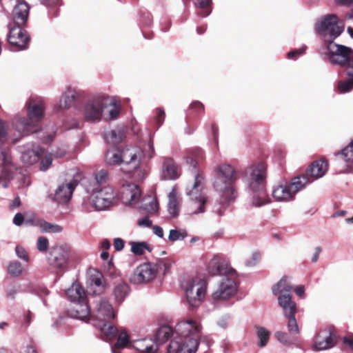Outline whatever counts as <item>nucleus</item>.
<instances>
[{"instance_id":"1","label":"nucleus","mask_w":353,"mask_h":353,"mask_svg":"<svg viewBox=\"0 0 353 353\" xmlns=\"http://www.w3.org/2000/svg\"><path fill=\"white\" fill-rule=\"evenodd\" d=\"M318 32L323 35L328 34L332 39L328 44L330 52V59L332 63L345 67L347 75H351L353 72V50L350 48L337 45L332 41L339 37L343 31V24H339L336 14H328L316 27Z\"/></svg>"},{"instance_id":"2","label":"nucleus","mask_w":353,"mask_h":353,"mask_svg":"<svg viewBox=\"0 0 353 353\" xmlns=\"http://www.w3.org/2000/svg\"><path fill=\"white\" fill-rule=\"evenodd\" d=\"M185 158L186 163L192 168L194 174V183L188 191L190 199L189 212L191 214L203 213L209 202L208 196L203 192L205 178L203 172L198 169L199 165L204 161L203 152L199 148H191L186 152Z\"/></svg>"},{"instance_id":"3","label":"nucleus","mask_w":353,"mask_h":353,"mask_svg":"<svg viewBox=\"0 0 353 353\" xmlns=\"http://www.w3.org/2000/svg\"><path fill=\"white\" fill-rule=\"evenodd\" d=\"M201 328L199 323L191 319L179 322L174 328L175 336L167 347V353H195Z\"/></svg>"},{"instance_id":"4","label":"nucleus","mask_w":353,"mask_h":353,"mask_svg":"<svg viewBox=\"0 0 353 353\" xmlns=\"http://www.w3.org/2000/svg\"><path fill=\"white\" fill-rule=\"evenodd\" d=\"M216 171V176L214 181V188L221 192V195L219 203L214 205L213 211L221 216L228 204L234 201L237 196L234 187L237 176L234 168L227 163L219 165Z\"/></svg>"},{"instance_id":"5","label":"nucleus","mask_w":353,"mask_h":353,"mask_svg":"<svg viewBox=\"0 0 353 353\" xmlns=\"http://www.w3.org/2000/svg\"><path fill=\"white\" fill-rule=\"evenodd\" d=\"M249 187L253 192L252 204L261 207L270 202L266 192L267 165L265 162L254 163L245 170Z\"/></svg>"},{"instance_id":"6","label":"nucleus","mask_w":353,"mask_h":353,"mask_svg":"<svg viewBox=\"0 0 353 353\" xmlns=\"http://www.w3.org/2000/svg\"><path fill=\"white\" fill-rule=\"evenodd\" d=\"M44 103L41 100L38 101L31 99L27 104L28 119L20 118L16 123L17 128L21 131L22 136L37 132L40 129V122L44 116Z\"/></svg>"},{"instance_id":"7","label":"nucleus","mask_w":353,"mask_h":353,"mask_svg":"<svg viewBox=\"0 0 353 353\" xmlns=\"http://www.w3.org/2000/svg\"><path fill=\"white\" fill-rule=\"evenodd\" d=\"M308 184V180L304 175L294 177L289 184H281L274 188L272 196L279 201L293 200L297 192Z\"/></svg>"},{"instance_id":"8","label":"nucleus","mask_w":353,"mask_h":353,"mask_svg":"<svg viewBox=\"0 0 353 353\" xmlns=\"http://www.w3.org/2000/svg\"><path fill=\"white\" fill-rule=\"evenodd\" d=\"M91 203L97 210H103L112 205L116 199L114 189L109 185L102 188H92Z\"/></svg>"},{"instance_id":"9","label":"nucleus","mask_w":353,"mask_h":353,"mask_svg":"<svg viewBox=\"0 0 353 353\" xmlns=\"http://www.w3.org/2000/svg\"><path fill=\"white\" fill-rule=\"evenodd\" d=\"M205 291V283L201 279L194 278L188 283L185 294L190 308H196L201 304Z\"/></svg>"},{"instance_id":"10","label":"nucleus","mask_w":353,"mask_h":353,"mask_svg":"<svg viewBox=\"0 0 353 353\" xmlns=\"http://www.w3.org/2000/svg\"><path fill=\"white\" fill-rule=\"evenodd\" d=\"M72 256L71 248L67 245H55L51 248L48 256L50 266L57 270H64L69 259Z\"/></svg>"},{"instance_id":"11","label":"nucleus","mask_w":353,"mask_h":353,"mask_svg":"<svg viewBox=\"0 0 353 353\" xmlns=\"http://www.w3.org/2000/svg\"><path fill=\"white\" fill-rule=\"evenodd\" d=\"M279 304L283 308L284 315L288 318V330L291 334L299 333V327L295 318L296 305L289 295L283 294L278 298Z\"/></svg>"},{"instance_id":"12","label":"nucleus","mask_w":353,"mask_h":353,"mask_svg":"<svg viewBox=\"0 0 353 353\" xmlns=\"http://www.w3.org/2000/svg\"><path fill=\"white\" fill-rule=\"evenodd\" d=\"M121 164L125 166L121 169L128 173L137 170L141 162L142 152L140 149L135 147H125L121 149Z\"/></svg>"},{"instance_id":"13","label":"nucleus","mask_w":353,"mask_h":353,"mask_svg":"<svg viewBox=\"0 0 353 353\" xmlns=\"http://www.w3.org/2000/svg\"><path fill=\"white\" fill-rule=\"evenodd\" d=\"M157 271V265L151 263H143L135 269L130 281L135 284L149 282L156 277Z\"/></svg>"},{"instance_id":"14","label":"nucleus","mask_w":353,"mask_h":353,"mask_svg":"<svg viewBox=\"0 0 353 353\" xmlns=\"http://www.w3.org/2000/svg\"><path fill=\"white\" fill-rule=\"evenodd\" d=\"M22 26H16L10 28L8 41L14 50H21L27 48L30 37Z\"/></svg>"},{"instance_id":"15","label":"nucleus","mask_w":353,"mask_h":353,"mask_svg":"<svg viewBox=\"0 0 353 353\" xmlns=\"http://www.w3.org/2000/svg\"><path fill=\"white\" fill-rule=\"evenodd\" d=\"M337 334L334 327H327L319 334L315 339L314 349L325 350L333 347L336 344Z\"/></svg>"},{"instance_id":"16","label":"nucleus","mask_w":353,"mask_h":353,"mask_svg":"<svg viewBox=\"0 0 353 353\" xmlns=\"http://www.w3.org/2000/svg\"><path fill=\"white\" fill-rule=\"evenodd\" d=\"M236 283L233 279H225L219 285L218 289L212 294L214 301H223L233 296L236 293Z\"/></svg>"},{"instance_id":"17","label":"nucleus","mask_w":353,"mask_h":353,"mask_svg":"<svg viewBox=\"0 0 353 353\" xmlns=\"http://www.w3.org/2000/svg\"><path fill=\"white\" fill-rule=\"evenodd\" d=\"M328 169V163L326 160L319 159L313 161L306 169L305 173L302 174L307 177L308 183L323 176Z\"/></svg>"},{"instance_id":"18","label":"nucleus","mask_w":353,"mask_h":353,"mask_svg":"<svg viewBox=\"0 0 353 353\" xmlns=\"http://www.w3.org/2000/svg\"><path fill=\"white\" fill-rule=\"evenodd\" d=\"M105 107L103 101L97 98L88 102L84 108V115L87 121H99L103 109Z\"/></svg>"},{"instance_id":"19","label":"nucleus","mask_w":353,"mask_h":353,"mask_svg":"<svg viewBox=\"0 0 353 353\" xmlns=\"http://www.w3.org/2000/svg\"><path fill=\"white\" fill-rule=\"evenodd\" d=\"M30 6L25 1H19L12 11L14 25L26 26Z\"/></svg>"},{"instance_id":"20","label":"nucleus","mask_w":353,"mask_h":353,"mask_svg":"<svg viewBox=\"0 0 353 353\" xmlns=\"http://www.w3.org/2000/svg\"><path fill=\"white\" fill-rule=\"evenodd\" d=\"M76 185V181L63 183L59 185L55 192L54 200L60 203H65L68 202L72 197Z\"/></svg>"},{"instance_id":"21","label":"nucleus","mask_w":353,"mask_h":353,"mask_svg":"<svg viewBox=\"0 0 353 353\" xmlns=\"http://www.w3.org/2000/svg\"><path fill=\"white\" fill-rule=\"evenodd\" d=\"M121 194L123 203H132L139 199L141 196V191L138 185L130 183L123 185Z\"/></svg>"},{"instance_id":"22","label":"nucleus","mask_w":353,"mask_h":353,"mask_svg":"<svg viewBox=\"0 0 353 353\" xmlns=\"http://www.w3.org/2000/svg\"><path fill=\"white\" fill-rule=\"evenodd\" d=\"M178 165L173 159L165 158L162 165V178L172 180L178 178Z\"/></svg>"},{"instance_id":"23","label":"nucleus","mask_w":353,"mask_h":353,"mask_svg":"<svg viewBox=\"0 0 353 353\" xmlns=\"http://www.w3.org/2000/svg\"><path fill=\"white\" fill-rule=\"evenodd\" d=\"M226 264L225 261L218 255L209 261L207 267L208 272L211 276L222 275L227 272Z\"/></svg>"},{"instance_id":"24","label":"nucleus","mask_w":353,"mask_h":353,"mask_svg":"<svg viewBox=\"0 0 353 353\" xmlns=\"http://www.w3.org/2000/svg\"><path fill=\"white\" fill-rule=\"evenodd\" d=\"M68 312L72 317L83 321L86 320L90 315V310L87 301L74 303V306Z\"/></svg>"},{"instance_id":"25","label":"nucleus","mask_w":353,"mask_h":353,"mask_svg":"<svg viewBox=\"0 0 353 353\" xmlns=\"http://www.w3.org/2000/svg\"><path fill=\"white\" fill-rule=\"evenodd\" d=\"M68 298L74 303L87 301V296L83 287L79 283H74L66 291Z\"/></svg>"},{"instance_id":"26","label":"nucleus","mask_w":353,"mask_h":353,"mask_svg":"<svg viewBox=\"0 0 353 353\" xmlns=\"http://www.w3.org/2000/svg\"><path fill=\"white\" fill-rule=\"evenodd\" d=\"M98 313L99 317L103 318V321L114 319L115 316L112 305L106 300L100 301Z\"/></svg>"},{"instance_id":"27","label":"nucleus","mask_w":353,"mask_h":353,"mask_svg":"<svg viewBox=\"0 0 353 353\" xmlns=\"http://www.w3.org/2000/svg\"><path fill=\"white\" fill-rule=\"evenodd\" d=\"M288 276H283L279 282L273 286L272 292L274 295H277L281 293V295L286 294L289 295L291 298L292 296L290 292H292V287L288 281Z\"/></svg>"},{"instance_id":"28","label":"nucleus","mask_w":353,"mask_h":353,"mask_svg":"<svg viewBox=\"0 0 353 353\" xmlns=\"http://www.w3.org/2000/svg\"><path fill=\"white\" fill-rule=\"evenodd\" d=\"M114 285L115 286L114 288L113 294L116 301L121 303L128 294L130 288L128 285L123 281H119L117 283L114 282Z\"/></svg>"},{"instance_id":"29","label":"nucleus","mask_w":353,"mask_h":353,"mask_svg":"<svg viewBox=\"0 0 353 353\" xmlns=\"http://www.w3.org/2000/svg\"><path fill=\"white\" fill-rule=\"evenodd\" d=\"M171 327L168 325H163L160 327L155 333L154 338L155 342L157 344H163L170 339V337L174 334Z\"/></svg>"},{"instance_id":"30","label":"nucleus","mask_w":353,"mask_h":353,"mask_svg":"<svg viewBox=\"0 0 353 353\" xmlns=\"http://www.w3.org/2000/svg\"><path fill=\"white\" fill-rule=\"evenodd\" d=\"M1 163L0 164L1 173L14 172V166L12 163V157L6 150L1 152Z\"/></svg>"},{"instance_id":"31","label":"nucleus","mask_w":353,"mask_h":353,"mask_svg":"<svg viewBox=\"0 0 353 353\" xmlns=\"http://www.w3.org/2000/svg\"><path fill=\"white\" fill-rule=\"evenodd\" d=\"M101 334L105 340L110 341L116 337L118 334V329L110 322L102 321L100 327Z\"/></svg>"},{"instance_id":"32","label":"nucleus","mask_w":353,"mask_h":353,"mask_svg":"<svg viewBox=\"0 0 353 353\" xmlns=\"http://www.w3.org/2000/svg\"><path fill=\"white\" fill-rule=\"evenodd\" d=\"M105 159L109 165L121 164V148H116L108 150Z\"/></svg>"},{"instance_id":"33","label":"nucleus","mask_w":353,"mask_h":353,"mask_svg":"<svg viewBox=\"0 0 353 353\" xmlns=\"http://www.w3.org/2000/svg\"><path fill=\"white\" fill-rule=\"evenodd\" d=\"M129 343V336L127 332L125 330L121 331L119 334L117 343L112 347V353H119V350L128 347Z\"/></svg>"},{"instance_id":"34","label":"nucleus","mask_w":353,"mask_h":353,"mask_svg":"<svg viewBox=\"0 0 353 353\" xmlns=\"http://www.w3.org/2000/svg\"><path fill=\"white\" fill-rule=\"evenodd\" d=\"M195 6L201 10L200 15L206 17L212 12V0H194Z\"/></svg>"},{"instance_id":"35","label":"nucleus","mask_w":353,"mask_h":353,"mask_svg":"<svg viewBox=\"0 0 353 353\" xmlns=\"http://www.w3.org/2000/svg\"><path fill=\"white\" fill-rule=\"evenodd\" d=\"M77 98L76 94L72 91H68L65 92L60 99V108H69L71 107Z\"/></svg>"},{"instance_id":"36","label":"nucleus","mask_w":353,"mask_h":353,"mask_svg":"<svg viewBox=\"0 0 353 353\" xmlns=\"http://www.w3.org/2000/svg\"><path fill=\"white\" fill-rule=\"evenodd\" d=\"M179 201L174 192L169 194L168 211L173 216L178 215L179 212Z\"/></svg>"},{"instance_id":"37","label":"nucleus","mask_w":353,"mask_h":353,"mask_svg":"<svg viewBox=\"0 0 353 353\" xmlns=\"http://www.w3.org/2000/svg\"><path fill=\"white\" fill-rule=\"evenodd\" d=\"M255 328L256 330L257 336L259 339L258 345L261 347L265 346L270 339V332L265 328L258 325L255 326Z\"/></svg>"},{"instance_id":"38","label":"nucleus","mask_w":353,"mask_h":353,"mask_svg":"<svg viewBox=\"0 0 353 353\" xmlns=\"http://www.w3.org/2000/svg\"><path fill=\"white\" fill-rule=\"evenodd\" d=\"M146 341H138L134 343V347L139 352L143 353H155L158 348L157 345L145 344Z\"/></svg>"},{"instance_id":"39","label":"nucleus","mask_w":353,"mask_h":353,"mask_svg":"<svg viewBox=\"0 0 353 353\" xmlns=\"http://www.w3.org/2000/svg\"><path fill=\"white\" fill-rule=\"evenodd\" d=\"M108 179V173L104 170H101L94 174V186L93 188H102L105 186V184L107 183Z\"/></svg>"},{"instance_id":"40","label":"nucleus","mask_w":353,"mask_h":353,"mask_svg":"<svg viewBox=\"0 0 353 353\" xmlns=\"http://www.w3.org/2000/svg\"><path fill=\"white\" fill-rule=\"evenodd\" d=\"M123 138V133L121 131L111 130L105 135L106 141L111 144H117L120 143Z\"/></svg>"},{"instance_id":"41","label":"nucleus","mask_w":353,"mask_h":353,"mask_svg":"<svg viewBox=\"0 0 353 353\" xmlns=\"http://www.w3.org/2000/svg\"><path fill=\"white\" fill-rule=\"evenodd\" d=\"M42 232L59 233L62 231V228L57 224H52L42 219L39 224Z\"/></svg>"},{"instance_id":"42","label":"nucleus","mask_w":353,"mask_h":353,"mask_svg":"<svg viewBox=\"0 0 353 353\" xmlns=\"http://www.w3.org/2000/svg\"><path fill=\"white\" fill-rule=\"evenodd\" d=\"M347 76V79L341 81L338 83V89L341 92H347L353 88V72L351 75Z\"/></svg>"},{"instance_id":"43","label":"nucleus","mask_w":353,"mask_h":353,"mask_svg":"<svg viewBox=\"0 0 353 353\" xmlns=\"http://www.w3.org/2000/svg\"><path fill=\"white\" fill-rule=\"evenodd\" d=\"M339 154L345 162H353V139Z\"/></svg>"},{"instance_id":"44","label":"nucleus","mask_w":353,"mask_h":353,"mask_svg":"<svg viewBox=\"0 0 353 353\" xmlns=\"http://www.w3.org/2000/svg\"><path fill=\"white\" fill-rule=\"evenodd\" d=\"M132 252L136 255H142L145 250L151 251L149 245L146 242H132Z\"/></svg>"},{"instance_id":"45","label":"nucleus","mask_w":353,"mask_h":353,"mask_svg":"<svg viewBox=\"0 0 353 353\" xmlns=\"http://www.w3.org/2000/svg\"><path fill=\"white\" fill-rule=\"evenodd\" d=\"M7 270L8 273L13 276H19L23 272L21 263L17 261H11Z\"/></svg>"},{"instance_id":"46","label":"nucleus","mask_w":353,"mask_h":353,"mask_svg":"<svg viewBox=\"0 0 353 353\" xmlns=\"http://www.w3.org/2000/svg\"><path fill=\"white\" fill-rule=\"evenodd\" d=\"M21 158L26 163L33 164L39 160V155L34 150H29L23 152Z\"/></svg>"},{"instance_id":"47","label":"nucleus","mask_w":353,"mask_h":353,"mask_svg":"<svg viewBox=\"0 0 353 353\" xmlns=\"http://www.w3.org/2000/svg\"><path fill=\"white\" fill-rule=\"evenodd\" d=\"M188 236L185 230H170L168 239L170 241H176L178 240H183Z\"/></svg>"},{"instance_id":"48","label":"nucleus","mask_w":353,"mask_h":353,"mask_svg":"<svg viewBox=\"0 0 353 353\" xmlns=\"http://www.w3.org/2000/svg\"><path fill=\"white\" fill-rule=\"evenodd\" d=\"M8 135V125L3 119H0V143H4Z\"/></svg>"},{"instance_id":"49","label":"nucleus","mask_w":353,"mask_h":353,"mask_svg":"<svg viewBox=\"0 0 353 353\" xmlns=\"http://www.w3.org/2000/svg\"><path fill=\"white\" fill-rule=\"evenodd\" d=\"M49 241L46 237L40 236L37 239V248L40 252H46L48 249Z\"/></svg>"},{"instance_id":"50","label":"nucleus","mask_w":353,"mask_h":353,"mask_svg":"<svg viewBox=\"0 0 353 353\" xmlns=\"http://www.w3.org/2000/svg\"><path fill=\"white\" fill-rule=\"evenodd\" d=\"M205 110L203 104L199 101H194L190 105V110L192 114H199L203 112Z\"/></svg>"},{"instance_id":"51","label":"nucleus","mask_w":353,"mask_h":353,"mask_svg":"<svg viewBox=\"0 0 353 353\" xmlns=\"http://www.w3.org/2000/svg\"><path fill=\"white\" fill-rule=\"evenodd\" d=\"M103 280V276L100 273H97V274L92 276L91 283L92 285L100 288L101 291H103L104 290Z\"/></svg>"},{"instance_id":"52","label":"nucleus","mask_w":353,"mask_h":353,"mask_svg":"<svg viewBox=\"0 0 353 353\" xmlns=\"http://www.w3.org/2000/svg\"><path fill=\"white\" fill-rule=\"evenodd\" d=\"M14 172H8V174L1 173V181H3L2 186L7 188L9 186L10 182L14 179Z\"/></svg>"},{"instance_id":"53","label":"nucleus","mask_w":353,"mask_h":353,"mask_svg":"<svg viewBox=\"0 0 353 353\" xmlns=\"http://www.w3.org/2000/svg\"><path fill=\"white\" fill-rule=\"evenodd\" d=\"M108 274L110 278L116 279V283L123 281L120 272L117 271L114 267L112 266L110 263H109Z\"/></svg>"},{"instance_id":"54","label":"nucleus","mask_w":353,"mask_h":353,"mask_svg":"<svg viewBox=\"0 0 353 353\" xmlns=\"http://www.w3.org/2000/svg\"><path fill=\"white\" fill-rule=\"evenodd\" d=\"M165 117V113L163 109L162 108H157V117H156V121L159 126H161L162 123L164 121Z\"/></svg>"},{"instance_id":"55","label":"nucleus","mask_w":353,"mask_h":353,"mask_svg":"<svg viewBox=\"0 0 353 353\" xmlns=\"http://www.w3.org/2000/svg\"><path fill=\"white\" fill-rule=\"evenodd\" d=\"M15 251H16V254L17 255L23 259V260H26V261H28V254L27 253V252L26 251V250L21 247V246H17L16 248H15Z\"/></svg>"},{"instance_id":"56","label":"nucleus","mask_w":353,"mask_h":353,"mask_svg":"<svg viewBox=\"0 0 353 353\" xmlns=\"http://www.w3.org/2000/svg\"><path fill=\"white\" fill-rule=\"evenodd\" d=\"M41 220L42 219L37 218L36 216H32V217L26 219V220L25 221V223H26V225H30V226L40 227L39 224L41 223Z\"/></svg>"},{"instance_id":"57","label":"nucleus","mask_w":353,"mask_h":353,"mask_svg":"<svg viewBox=\"0 0 353 353\" xmlns=\"http://www.w3.org/2000/svg\"><path fill=\"white\" fill-rule=\"evenodd\" d=\"M52 164V159L50 157H46L41 160V170L46 171Z\"/></svg>"},{"instance_id":"58","label":"nucleus","mask_w":353,"mask_h":353,"mask_svg":"<svg viewBox=\"0 0 353 353\" xmlns=\"http://www.w3.org/2000/svg\"><path fill=\"white\" fill-rule=\"evenodd\" d=\"M276 338L283 343L289 342V336L287 333L283 332H277L275 334Z\"/></svg>"},{"instance_id":"59","label":"nucleus","mask_w":353,"mask_h":353,"mask_svg":"<svg viewBox=\"0 0 353 353\" xmlns=\"http://www.w3.org/2000/svg\"><path fill=\"white\" fill-rule=\"evenodd\" d=\"M158 269H161L162 267L164 268V273L168 272L170 268L171 264L168 261H165L164 260L159 261L157 263H156Z\"/></svg>"},{"instance_id":"60","label":"nucleus","mask_w":353,"mask_h":353,"mask_svg":"<svg viewBox=\"0 0 353 353\" xmlns=\"http://www.w3.org/2000/svg\"><path fill=\"white\" fill-rule=\"evenodd\" d=\"M18 289L15 286H12L6 291V297L10 299H14L16 294L18 293Z\"/></svg>"},{"instance_id":"61","label":"nucleus","mask_w":353,"mask_h":353,"mask_svg":"<svg viewBox=\"0 0 353 353\" xmlns=\"http://www.w3.org/2000/svg\"><path fill=\"white\" fill-rule=\"evenodd\" d=\"M120 112L119 107L114 105L113 108L109 111V119H115Z\"/></svg>"},{"instance_id":"62","label":"nucleus","mask_w":353,"mask_h":353,"mask_svg":"<svg viewBox=\"0 0 353 353\" xmlns=\"http://www.w3.org/2000/svg\"><path fill=\"white\" fill-rule=\"evenodd\" d=\"M304 52V50L299 49L289 52L287 54L288 59H295L296 57Z\"/></svg>"},{"instance_id":"63","label":"nucleus","mask_w":353,"mask_h":353,"mask_svg":"<svg viewBox=\"0 0 353 353\" xmlns=\"http://www.w3.org/2000/svg\"><path fill=\"white\" fill-rule=\"evenodd\" d=\"M24 221V217L23 215L21 213H17L13 219V223L16 225H21Z\"/></svg>"},{"instance_id":"64","label":"nucleus","mask_w":353,"mask_h":353,"mask_svg":"<svg viewBox=\"0 0 353 353\" xmlns=\"http://www.w3.org/2000/svg\"><path fill=\"white\" fill-rule=\"evenodd\" d=\"M114 247L116 250H121L124 247V241L123 239L117 238L114 240Z\"/></svg>"}]
</instances>
